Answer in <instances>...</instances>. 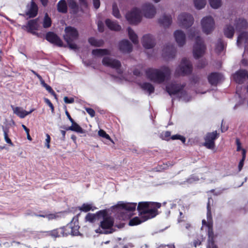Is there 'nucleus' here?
Segmentation results:
<instances>
[{
  "label": "nucleus",
  "mask_w": 248,
  "mask_h": 248,
  "mask_svg": "<svg viewBox=\"0 0 248 248\" xmlns=\"http://www.w3.org/2000/svg\"><path fill=\"white\" fill-rule=\"evenodd\" d=\"M141 88L145 91H147L149 94L154 93L155 88L154 86L150 83L144 82L140 85Z\"/></svg>",
  "instance_id": "36"
},
{
  "label": "nucleus",
  "mask_w": 248,
  "mask_h": 248,
  "mask_svg": "<svg viewBox=\"0 0 248 248\" xmlns=\"http://www.w3.org/2000/svg\"><path fill=\"white\" fill-rule=\"evenodd\" d=\"M183 85L177 83H172L166 86L167 92L170 95H175L179 93L184 88Z\"/></svg>",
  "instance_id": "16"
},
{
  "label": "nucleus",
  "mask_w": 248,
  "mask_h": 248,
  "mask_svg": "<svg viewBox=\"0 0 248 248\" xmlns=\"http://www.w3.org/2000/svg\"><path fill=\"white\" fill-rule=\"evenodd\" d=\"M102 62L104 65L115 69L119 75L122 73L121 69V64L118 60L106 56L103 58Z\"/></svg>",
  "instance_id": "10"
},
{
  "label": "nucleus",
  "mask_w": 248,
  "mask_h": 248,
  "mask_svg": "<svg viewBox=\"0 0 248 248\" xmlns=\"http://www.w3.org/2000/svg\"><path fill=\"white\" fill-rule=\"evenodd\" d=\"M208 243L207 248H217L215 245L213 241V232L211 228L209 229L208 231Z\"/></svg>",
  "instance_id": "38"
},
{
  "label": "nucleus",
  "mask_w": 248,
  "mask_h": 248,
  "mask_svg": "<svg viewBox=\"0 0 248 248\" xmlns=\"http://www.w3.org/2000/svg\"><path fill=\"white\" fill-rule=\"evenodd\" d=\"M93 55L101 57L105 55H108L110 54V51L107 49H95L92 51Z\"/></svg>",
  "instance_id": "33"
},
{
  "label": "nucleus",
  "mask_w": 248,
  "mask_h": 248,
  "mask_svg": "<svg viewBox=\"0 0 248 248\" xmlns=\"http://www.w3.org/2000/svg\"><path fill=\"white\" fill-rule=\"evenodd\" d=\"M78 225L73 226L72 222H71L65 226V233L66 236L69 234L72 235H78L79 232L78 231Z\"/></svg>",
  "instance_id": "27"
},
{
  "label": "nucleus",
  "mask_w": 248,
  "mask_h": 248,
  "mask_svg": "<svg viewBox=\"0 0 248 248\" xmlns=\"http://www.w3.org/2000/svg\"><path fill=\"white\" fill-rule=\"evenodd\" d=\"M190 39L193 40L195 43L193 48V56L195 58L202 56L205 51L206 46L200 36V31L196 28L191 29L188 33Z\"/></svg>",
  "instance_id": "3"
},
{
  "label": "nucleus",
  "mask_w": 248,
  "mask_h": 248,
  "mask_svg": "<svg viewBox=\"0 0 248 248\" xmlns=\"http://www.w3.org/2000/svg\"><path fill=\"white\" fill-rule=\"evenodd\" d=\"M38 28V19L31 20L28 22L26 26H23L22 27L23 29H27L28 32L35 35L37 34L35 31L37 30Z\"/></svg>",
  "instance_id": "18"
},
{
  "label": "nucleus",
  "mask_w": 248,
  "mask_h": 248,
  "mask_svg": "<svg viewBox=\"0 0 248 248\" xmlns=\"http://www.w3.org/2000/svg\"><path fill=\"white\" fill-rule=\"evenodd\" d=\"M236 143L237 145V151H240L241 150V144L238 139L236 140Z\"/></svg>",
  "instance_id": "63"
},
{
  "label": "nucleus",
  "mask_w": 248,
  "mask_h": 248,
  "mask_svg": "<svg viewBox=\"0 0 248 248\" xmlns=\"http://www.w3.org/2000/svg\"><path fill=\"white\" fill-rule=\"evenodd\" d=\"M234 31L235 30L232 25H226L224 28L223 33L226 37L232 38L233 36Z\"/></svg>",
  "instance_id": "31"
},
{
  "label": "nucleus",
  "mask_w": 248,
  "mask_h": 248,
  "mask_svg": "<svg viewBox=\"0 0 248 248\" xmlns=\"http://www.w3.org/2000/svg\"><path fill=\"white\" fill-rule=\"evenodd\" d=\"M107 26L111 30L119 31L121 29V27L116 21H112L109 19L106 20Z\"/></svg>",
  "instance_id": "32"
},
{
  "label": "nucleus",
  "mask_w": 248,
  "mask_h": 248,
  "mask_svg": "<svg viewBox=\"0 0 248 248\" xmlns=\"http://www.w3.org/2000/svg\"><path fill=\"white\" fill-rule=\"evenodd\" d=\"M95 207L93 206L92 204L84 203L79 207V210L81 211L87 212L89 211H93Z\"/></svg>",
  "instance_id": "41"
},
{
  "label": "nucleus",
  "mask_w": 248,
  "mask_h": 248,
  "mask_svg": "<svg viewBox=\"0 0 248 248\" xmlns=\"http://www.w3.org/2000/svg\"><path fill=\"white\" fill-rule=\"evenodd\" d=\"M176 51V48L174 45L166 44L163 48L162 55L167 59L173 58L175 55Z\"/></svg>",
  "instance_id": "13"
},
{
  "label": "nucleus",
  "mask_w": 248,
  "mask_h": 248,
  "mask_svg": "<svg viewBox=\"0 0 248 248\" xmlns=\"http://www.w3.org/2000/svg\"><path fill=\"white\" fill-rule=\"evenodd\" d=\"M105 213V210L99 211L96 214L88 213L85 217V220L91 223H93L96 220H101V217H103Z\"/></svg>",
  "instance_id": "19"
},
{
  "label": "nucleus",
  "mask_w": 248,
  "mask_h": 248,
  "mask_svg": "<svg viewBox=\"0 0 248 248\" xmlns=\"http://www.w3.org/2000/svg\"><path fill=\"white\" fill-rule=\"evenodd\" d=\"M158 22L162 27L168 28L172 23L171 16L169 14H164L160 16L158 19Z\"/></svg>",
  "instance_id": "21"
},
{
  "label": "nucleus",
  "mask_w": 248,
  "mask_h": 248,
  "mask_svg": "<svg viewBox=\"0 0 248 248\" xmlns=\"http://www.w3.org/2000/svg\"><path fill=\"white\" fill-rule=\"evenodd\" d=\"M58 11L62 13H66L67 11V6L65 0H61L57 4Z\"/></svg>",
  "instance_id": "34"
},
{
  "label": "nucleus",
  "mask_w": 248,
  "mask_h": 248,
  "mask_svg": "<svg viewBox=\"0 0 248 248\" xmlns=\"http://www.w3.org/2000/svg\"><path fill=\"white\" fill-rule=\"evenodd\" d=\"M112 14L116 18H120V14L119 10L116 4L114 3L112 5Z\"/></svg>",
  "instance_id": "47"
},
{
  "label": "nucleus",
  "mask_w": 248,
  "mask_h": 248,
  "mask_svg": "<svg viewBox=\"0 0 248 248\" xmlns=\"http://www.w3.org/2000/svg\"><path fill=\"white\" fill-rule=\"evenodd\" d=\"M37 12L38 7L37 5L32 1L31 4L27 6V11L26 14L30 17H34L37 15Z\"/></svg>",
  "instance_id": "26"
},
{
  "label": "nucleus",
  "mask_w": 248,
  "mask_h": 248,
  "mask_svg": "<svg viewBox=\"0 0 248 248\" xmlns=\"http://www.w3.org/2000/svg\"><path fill=\"white\" fill-rule=\"evenodd\" d=\"M51 25V20L50 17L48 16V15L47 13L45 14L43 22V26L45 28H47L50 27Z\"/></svg>",
  "instance_id": "43"
},
{
  "label": "nucleus",
  "mask_w": 248,
  "mask_h": 248,
  "mask_svg": "<svg viewBox=\"0 0 248 248\" xmlns=\"http://www.w3.org/2000/svg\"><path fill=\"white\" fill-rule=\"evenodd\" d=\"M234 26H235V31L240 32L243 30L246 29L248 27V24L245 19L238 18L235 20Z\"/></svg>",
  "instance_id": "23"
},
{
  "label": "nucleus",
  "mask_w": 248,
  "mask_h": 248,
  "mask_svg": "<svg viewBox=\"0 0 248 248\" xmlns=\"http://www.w3.org/2000/svg\"><path fill=\"white\" fill-rule=\"evenodd\" d=\"M2 129L4 133V138L5 141L10 145L13 146V144L10 139L8 137V129L3 126L2 127Z\"/></svg>",
  "instance_id": "45"
},
{
  "label": "nucleus",
  "mask_w": 248,
  "mask_h": 248,
  "mask_svg": "<svg viewBox=\"0 0 248 248\" xmlns=\"http://www.w3.org/2000/svg\"><path fill=\"white\" fill-rule=\"evenodd\" d=\"M161 204L157 202H140L137 207L140 217H135L129 222L130 226L137 225L146 220L153 218L157 215V209Z\"/></svg>",
  "instance_id": "1"
},
{
  "label": "nucleus",
  "mask_w": 248,
  "mask_h": 248,
  "mask_svg": "<svg viewBox=\"0 0 248 248\" xmlns=\"http://www.w3.org/2000/svg\"><path fill=\"white\" fill-rule=\"evenodd\" d=\"M98 135L100 137L106 138V139L109 140L110 141H112V140L110 139V136L108 134H107L106 132L103 130H100L98 131Z\"/></svg>",
  "instance_id": "50"
},
{
  "label": "nucleus",
  "mask_w": 248,
  "mask_h": 248,
  "mask_svg": "<svg viewBox=\"0 0 248 248\" xmlns=\"http://www.w3.org/2000/svg\"><path fill=\"white\" fill-rule=\"evenodd\" d=\"M65 232V227H63L50 231L48 232V234L52 237L56 238L66 236Z\"/></svg>",
  "instance_id": "28"
},
{
  "label": "nucleus",
  "mask_w": 248,
  "mask_h": 248,
  "mask_svg": "<svg viewBox=\"0 0 248 248\" xmlns=\"http://www.w3.org/2000/svg\"><path fill=\"white\" fill-rule=\"evenodd\" d=\"M199 180L198 177L195 175H192L190 178L187 179V181L189 183H192L194 182L197 181Z\"/></svg>",
  "instance_id": "54"
},
{
  "label": "nucleus",
  "mask_w": 248,
  "mask_h": 248,
  "mask_svg": "<svg viewBox=\"0 0 248 248\" xmlns=\"http://www.w3.org/2000/svg\"><path fill=\"white\" fill-rule=\"evenodd\" d=\"M65 113H66V115H67V116L68 118V119H69V120L70 121V122H71V123H72L73 122H74V120L71 118V117L70 116V115L69 113L68 112V111H66Z\"/></svg>",
  "instance_id": "64"
},
{
  "label": "nucleus",
  "mask_w": 248,
  "mask_h": 248,
  "mask_svg": "<svg viewBox=\"0 0 248 248\" xmlns=\"http://www.w3.org/2000/svg\"><path fill=\"white\" fill-rule=\"evenodd\" d=\"M46 88V89L50 93H51L52 95H53L55 98H56V94L54 92V91L52 90V89L51 88V87L48 85L47 84H46V85L45 86V87Z\"/></svg>",
  "instance_id": "52"
},
{
  "label": "nucleus",
  "mask_w": 248,
  "mask_h": 248,
  "mask_svg": "<svg viewBox=\"0 0 248 248\" xmlns=\"http://www.w3.org/2000/svg\"><path fill=\"white\" fill-rule=\"evenodd\" d=\"M64 31L65 34L64 35V38L67 43L69 47L71 49L76 50L78 49V47L75 43L72 42L78 38V32L77 30L74 27L70 26L66 27Z\"/></svg>",
  "instance_id": "6"
},
{
  "label": "nucleus",
  "mask_w": 248,
  "mask_h": 248,
  "mask_svg": "<svg viewBox=\"0 0 248 248\" xmlns=\"http://www.w3.org/2000/svg\"><path fill=\"white\" fill-rule=\"evenodd\" d=\"M127 31L128 36L130 40L134 44H137L138 43V39L137 34L130 28H127Z\"/></svg>",
  "instance_id": "39"
},
{
  "label": "nucleus",
  "mask_w": 248,
  "mask_h": 248,
  "mask_svg": "<svg viewBox=\"0 0 248 248\" xmlns=\"http://www.w3.org/2000/svg\"><path fill=\"white\" fill-rule=\"evenodd\" d=\"M202 31L206 34L211 33L215 28V22L211 16L204 17L201 20Z\"/></svg>",
  "instance_id": "7"
},
{
  "label": "nucleus",
  "mask_w": 248,
  "mask_h": 248,
  "mask_svg": "<svg viewBox=\"0 0 248 248\" xmlns=\"http://www.w3.org/2000/svg\"><path fill=\"white\" fill-rule=\"evenodd\" d=\"M89 43L93 46L100 47L104 44V41L101 39H96L94 37H91L89 39Z\"/></svg>",
  "instance_id": "37"
},
{
  "label": "nucleus",
  "mask_w": 248,
  "mask_h": 248,
  "mask_svg": "<svg viewBox=\"0 0 248 248\" xmlns=\"http://www.w3.org/2000/svg\"><path fill=\"white\" fill-rule=\"evenodd\" d=\"M11 107L12 108L14 113L20 118H25L26 116L31 114L34 110V109H32L30 111H27L21 107H14L13 106Z\"/></svg>",
  "instance_id": "24"
},
{
  "label": "nucleus",
  "mask_w": 248,
  "mask_h": 248,
  "mask_svg": "<svg viewBox=\"0 0 248 248\" xmlns=\"http://www.w3.org/2000/svg\"><path fill=\"white\" fill-rule=\"evenodd\" d=\"M137 207V203L135 202H120L114 208L116 209L118 213L124 214L121 215L123 219L129 218L131 216L130 212L135 211Z\"/></svg>",
  "instance_id": "5"
},
{
  "label": "nucleus",
  "mask_w": 248,
  "mask_h": 248,
  "mask_svg": "<svg viewBox=\"0 0 248 248\" xmlns=\"http://www.w3.org/2000/svg\"><path fill=\"white\" fill-rule=\"evenodd\" d=\"M193 1L195 7L199 10L204 8L206 3V0H193Z\"/></svg>",
  "instance_id": "40"
},
{
  "label": "nucleus",
  "mask_w": 248,
  "mask_h": 248,
  "mask_svg": "<svg viewBox=\"0 0 248 248\" xmlns=\"http://www.w3.org/2000/svg\"><path fill=\"white\" fill-rule=\"evenodd\" d=\"M46 146L48 149H49L50 148V137L47 134L46 135Z\"/></svg>",
  "instance_id": "57"
},
{
  "label": "nucleus",
  "mask_w": 248,
  "mask_h": 248,
  "mask_svg": "<svg viewBox=\"0 0 248 248\" xmlns=\"http://www.w3.org/2000/svg\"><path fill=\"white\" fill-rule=\"evenodd\" d=\"M60 216H59V213H52V214H46V217L48 220H53V219H56L58 218H59Z\"/></svg>",
  "instance_id": "49"
},
{
  "label": "nucleus",
  "mask_w": 248,
  "mask_h": 248,
  "mask_svg": "<svg viewBox=\"0 0 248 248\" xmlns=\"http://www.w3.org/2000/svg\"><path fill=\"white\" fill-rule=\"evenodd\" d=\"M46 39L50 43L55 44L58 46H62V40L53 32H48L46 35Z\"/></svg>",
  "instance_id": "25"
},
{
  "label": "nucleus",
  "mask_w": 248,
  "mask_h": 248,
  "mask_svg": "<svg viewBox=\"0 0 248 248\" xmlns=\"http://www.w3.org/2000/svg\"><path fill=\"white\" fill-rule=\"evenodd\" d=\"M69 7L72 10L74 13H77L78 10V5L74 0H67Z\"/></svg>",
  "instance_id": "44"
},
{
  "label": "nucleus",
  "mask_w": 248,
  "mask_h": 248,
  "mask_svg": "<svg viewBox=\"0 0 248 248\" xmlns=\"http://www.w3.org/2000/svg\"><path fill=\"white\" fill-rule=\"evenodd\" d=\"M218 134L217 131L208 133L204 138V146L207 148L213 149L215 147V140L217 138Z\"/></svg>",
  "instance_id": "12"
},
{
  "label": "nucleus",
  "mask_w": 248,
  "mask_h": 248,
  "mask_svg": "<svg viewBox=\"0 0 248 248\" xmlns=\"http://www.w3.org/2000/svg\"><path fill=\"white\" fill-rule=\"evenodd\" d=\"M194 22L193 17L191 15L183 13L180 14L178 17V23L180 26L184 28H187L191 26Z\"/></svg>",
  "instance_id": "11"
},
{
  "label": "nucleus",
  "mask_w": 248,
  "mask_h": 248,
  "mask_svg": "<svg viewBox=\"0 0 248 248\" xmlns=\"http://www.w3.org/2000/svg\"><path fill=\"white\" fill-rule=\"evenodd\" d=\"M99 228L95 230L96 233L108 234L114 232L112 227L113 225L114 221L112 217L107 216V212L103 217H101Z\"/></svg>",
  "instance_id": "4"
},
{
  "label": "nucleus",
  "mask_w": 248,
  "mask_h": 248,
  "mask_svg": "<svg viewBox=\"0 0 248 248\" xmlns=\"http://www.w3.org/2000/svg\"><path fill=\"white\" fill-rule=\"evenodd\" d=\"M45 102L48 105V106L51 109V111L53 112L54 111V107L53 104L51 103L49 99L46 98L45 99Z\"/></svg>",
  "instance_id": "59"
},
{
  "label": "nucleus",
  "mask_w": 248,
  "mask_h": 248,
  "mask_svg": "<svg viewBox=\"0 0 248 248\" xmlns=\"http://www.w3.org/2000/svg\"><path fill=\"white\" fill-rule=\"evenodd\" d=\"M201 241L199 240H195L193 242V244L195 247H196L197 246H199L201 244Z\"/></svg>",
  "instance_id": "62"
},
{
  "label": "nucleus",
  "mask_w": 248,
  "mask_h": 248,
  "mask_svg": "<svg viewBox=\"0 0 248 248\" xmlns=\"http://www.w3.org/2000/svg\"><path fill=\"white\" fill-rule=\"evenodd\" d=\"M98 30L100 32L104 31V24L101 21H99L97 24Z\"/></svg>",
  "instance_id": "58"
},
{
  "label": "nucleus",
  "mask_w": 248,
  "mask_h": 248,
  "mask_svg": "<svg viewBox=\"0 0 248 248\" xmlns=\"http://www.w3.org/2000/svg\"><path fill=\"white\" fill-rule=\"evenodd\" d=\"M171 139L172 140H181L183 143H185L186 141V139L184 137L177 134L171 136Z\"/></svg>",
  "instance_id": "51"
},
{
  "label": "nucleus",
  "mask_w": 248,
  "mask_h": 248,
  "mask_svg": "<svg viewBox=\"0 0 248 248\" xmlns=\"http://www.w3.org/2000/svg\"><path fill=\"white\" fill-rule=\"evenodd\" d=\"M64 102L67 104L73 103L74 102V98H68L67 96H65L63 98Z\"/></svg>",
  "instance_id": "55"
},
{
  "label": "nucleus",
  "mask_w": 248,
  "mask_h": 248,
  "mask_svg": "<svg viewBox=\"0 0 248 248\" xmlns=\"http://www.w3.org/2000/svg\"><path fill=\"white\" fill-rule=\"evenodd\" d=\"M173 36L175 40L179 46H183L186 41V34L181 30H176L173 33Z\"/></svg>",
  "instance_id": "17"
},
{
  "label": "nucleus",
  "mask_w": 248,
  "mask_h": 248,
  "mask_svg": "<svg viewBox=\"0 0 248 248\" xmlns=\"http://www.w3.org/2000/svg\"><path fill=\"white\" fill-rule=\"evenodd\" d=\"M119 48L122 52L128 53L132 51V46L127 40H124L119 43Z\"/></svg>",
  "instance_id": "22"
},
{
  "label": "nucleus",
  "mask_w": 248,
  "mask_h": 248,
  "mask_svg": "<svg viewBox=\"0 0 248 248\" xmlns=\"http://www.w3.org/2000/svg\"><path fill=\"white\" fill-rule=\"evenodd\" d=\"M142 44L145 48H151L155 45V39L152 35L146 34L142 37Z\"/></svg>",
  "instance_id": "20"
},
{
  "label": "nucleus",
  "mask_w": 248,
  "mask_h": 248,
  "mask_svg": "<svg viewBox=\"0 0 248 248\" xmlns=\"http://www.w3.org/2000/svg\"><path fill=\"white\" fill-rule=\"evenodd\" d=\"M224 47V46L223 42L219 40L216 45L215 50L217 53H220L223 50Z\"/></svg>",
  "instance_id": "46"
},
{
  "label": "nucleus",
  "mask_w": 248,
  "mask_h": 248,
  "mask_svg": "<svg viewBox=\"0 0 248 248\" xmlns=\"http://www.w3.org/2000/svg\"><path fill=\"white\" fill-rule=\"evenodd\" d=\"M242 160L240 161L239 165H238V169L240 171L241 169H242L243 165H244V162L246 158V150L244 149L242 150Z\"/></svg>",
  "instance_id": "48"
},
{
  "label": "nucleus",
  "mask_w": 248,
  "mask_h": 248,
  "mask_svg": "<svg viewBox=\"0 0 248 248\" xmlns=\"http://www.w3.org/2000/svg\"><path fill=\"white\" fill-rule=\"evenodd\" d=\"M86 110L87 112L91 116L94 117L95 115V111L94 110L91 108H86Z\"/></svg>",
  "instance_id": "56"
},
{
  "label": "nucleus",
  "mask_w": 248,
  "mask_h": 248,
  "mask_svg": "<svg viewBox=\"0 0 248 248\" xmlns=\"http://www.w3.org/2000/svg\"><path fill=\"white\" fill-rule=\"evenodd\" d=\"M222 78V75L217 73H212L208 77L209 82L212 85H216L218 82L221 81Z\"/></svg>",
  "instance_id": "29"
},
{
  "label": "nucleus",
  "mask_w": 248,
  "mask_h": 248,
  "mask_svg": "<svg viewBox=\"0 0 248 248\" xmlns=\"http://www.w3.org/2000/svg\"><path fill=\"white\" fill-rule=\"evenodd\" d=\"M170 73V70L167 66H163L159 69L148 68L145 71L147 78L157 84L162 83L168 79Z\"/></svg>",
  "instance_id": "2"
},
{
  "label": "nucleus",
  "mask_w": 248,
  "mask_h": 248,
  "mask_svg": "<svg viewBox=\"0 0 248 248\" xmlns=\"http://www.w3.org/2000/svg\"><path fill=\"white\" fill-rule=\"evenodd\" d=\"M144 16L148 18H152L156 14V10L155 6L151 3H145L142 8Z\"/></svg>",
  "instance_id": "14"
},
{
  "label": "nucleus",
  "mask_w": 248,
  "mask_h": 248,
  "mask_svg": "<svg viewBox=\"0 0 248 248\" xmlns=\"http://www.w3.org/2000/svg\"><path fill=\"white\" fill-rule=\"evenodd\" d=\"M192 67L190 62L184 58L182 60L180 64L176 70V73L179 75H186L191 73Z\"/></svg>",
  "instance_id": "8"
},
{
  "label": "nucleus",
  "mask_w": 248,
  "mask_h": 248,
  "mask_svg": "<svg viewBox=\"0 0 248 248\" xmlns=\"http://www.w3.org/2000/svg\"><path fill=\"white\" fill-rule=\"evenodd\" d=\"M248 42V32H242L240 33L237 40V45L238 47H241L242 45Z\"/></svg>",
  "instance_id": "30"
},
{
  "label": "nucleus",
  "mask_w": 248,
  "mask_h": 248,
  "mask_svg": "<svg viewBox=\"0 0 248 248\" xmlns=\"http://www.w3.org/2000/svg\"><path fill=\"white\" fill-rule=\"evenodd\" d=\"M67 130H71L79 133H84L85 130H83L78 124L74 121L72 123V125L69 127Z\"/></svg>",
  "instance_id": "35"
},
{
  "label": "nucleus",
  "mask_w": 248,
  "mask_h": 248,
  "mask_svg": "<svg viewBox=\"0 0 248 248\" xmlns=\"http://www.w3.org/2000/svg\"><path fill=\"white\" fill-rule=\"evenodd\" d=\"M125 17L130 24H137L141 20V11L137 8H133L126 14Z\"/></svg>",
  "instance_id": "9"
},
{
  "label": "nucleus",
  "mask_w": 248,
  "mask_h": 248,
  "mask_svg": "<svg viewBox=\"0 0 248 248\" xmlns=\"http://www.w3.org/2000/svg\"><path fill=\"white\" fill-rule=\"evenodd\" d=\"M209 208L210 207H209V201L208 204H207L208 212H207V219L208 221L210 220L211 218V212H210V210Z\"/></svg>",
  "instance_id": "60"
},
{
  "label": "nucleus",
  "mask_w": 248,
  "mask_h": 248,
  "mask_svg": "<svg viewBox=\"0 0 248 248\" xmlns=\"http://www.w3.org/2000/svg\"><path fill=\"white\" fill-rule=\"evenodd\" d=\"M232 78L235 82L241 84L248 78V72L246 70L240 69L232 75Z\"/></svg>",
  "instance_id": "15"
},
{
  "label": "nucleus",
  "mask_w": 248,
  "mask_h": 248,
  "mask_svg": "<svg viewBox=\"0 0 248 248\" xmlns=\"http://www.w3.org/2000/svg\"><path fill=\"white\" fill-rule=\"evenodd\" d=\"M210 6L214 9H217L221 7V0H208Z\"/></svg>",
  "instance_id": "42"
},
{
  "label": "nucleus",
  "mask_w": 248,
  "mask_h": 248,
  "mask_svg": "<svg viewBox=\"0 0 248 248\" xmlns=\"http://www.w3.org/2000/svg\"><path fill=\"white\" fill-rule=\"evenodd\" d=\"M170 135L171 133L170 131H166L162 134V139L165 140H168Z\"/></svg>",
  "instance_id": "53"
},
{
  "label": "nucleus",
  "mask_w": 248,
  "mask_h": 248,
  "mask_svg": "<svg viewBox=\"0 0 248 248\" xmlns=\"http://www.w3.org/2000/svg\"><path fill=\"white\" fill-rule=\"evenodd\" d=\"M93 6L95 9H98L100 7L99 0H93Z\"/></svg>",
  "instance_id": "61"
}]
</instances>
